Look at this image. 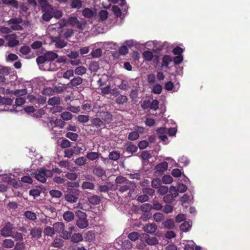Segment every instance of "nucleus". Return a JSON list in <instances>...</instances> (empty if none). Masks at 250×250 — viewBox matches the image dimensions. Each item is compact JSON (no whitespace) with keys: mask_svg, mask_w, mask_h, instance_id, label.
I'll list each match as a JSON object with an SVG mask.
<instances>
[{"mask_svg":"<svg viewBox=\"0 0 250 250\" xmlns=\"http://www.w3.org/2000/svg\"><path fill=\"white\" fill-rule=\"evenodd\" d=\"M71 241L75 243H78L83 240V235L80 233H74L70 237Z\"/></svg>","mask_w":250,"mask_h":250,"instance_id":"22","label":"nucleus"},{"mask_svg":"<svg viewBox=\"0 0 250 250\" xmlns=\"http://www.w3.org/2000/svg\"><path fill=\"white\" fill-rule=\"evenodd\" d=\"M157 229V226L154 224H148L144 227V230L145 232L148 233H152L155 232Z\"/></svg>","mask_w":250,"mask_h":250,"instance_id":"15","label":"nucleus"},{"mask_svg":"<svg viewBox=\"0 0 250 250\" xmlns=\"http://www.w3.org/2000/svg\"><path fill=\"white\" fill-rule=\"evenodd\" d=\"M17 36L15 34L7 35L5 37L6 40L8 41V45L9 47H13L18 45L19 41L16 39Z\"/></svg>","mask_w":250,"mask_h":250,"instance_id":"9","label":"nucleus"},{"mask_svg":"<svg viewBox=\"0 0 250 250\" xmlns=\"http://www.w3.org/2000/svg\"><path fill=\"white\" fill-rule=\"evenodd\" d=\"M164 227L167 229H171L175 227V222L172 219H167L162 223Z\"/></svg>","mask_w":250,"mask_h":250,"instance_id":"17","label":"nucleus"},{"mask_svg":"<svg viewBox=\"0 0 250 250\" xmlns=\"http://www.w3.org/2000/svg\"><path fill=\"white\" fill-rule=\"evenodd\" d=\"M42 229L40 228L34 227L30 229V238L32 240H38L42 236Z\"/></svg>","mask_w":250,"mask_h":250,"instance_id":"10","label":"nucleus"},{"mask_svg":"<svg viewBox=\"0 0 250 250\" xmlns=\"http://www.w3.org/2000/svg\"><path fill=\"white\" fill-rule=\"evenodd\" d=\"M145 242L149 245H155L158 244V240L156 237H148L145 239Z\"/></svg>","mask_w":250,"mask_h":250,"instance_id":"36","label":"nucleus"},{"mask_svg":"<svg viewBox=\"0 0 250 250\" xmlns=\"http://www.w3.org/2000/svg\"><path fill=\"white\" fill-rule=\"evenodd\" d=\"M13 100L9 98L2 97L0 99V105H10L12 104Z\"/></svg>","mask_w":250,"mask_h":250,"instance_id":"37","label":"nucleus"},{"mask_svg":"<svg viewBox=\"0 0 250 250\" xmlns=\"http://www.w3.org/2000/svg\"><path fill=\"white\" fill-rule=\"evenodd\" d=\"M88 201L90 204L92 205H97L101 202L100 198L97 195H93L88 198Z\"/></svg>","mask_w":250,"mask_h":250,"instance_id":"18","label":"nucleus"},{"mask_svg":"<svg viewBox=\"0 0 250 250\" xmlns=\"http://www.w3.org/2000/svg\"><path fill=\"white\" fill-rule=\"evenodd\" d=\"M86 158L90 161H94L99 157V153L97 152H91L87 153Z\"/></svg>","mask_w":250,"mask_h":250,"instance_id":"35","label":"nucleus"},{"mask_svg":"<svg viewBox=\"0 0 250 250\" xmlns=\"http://www.w3.org/2000/svg\"><path fill=\"white\" fill-rule=\"evenodd\" d=\"M127 97L123 95H119L116 99V103L118 104H124L127 102Z\"/></svg>","mask_w":250,"mask_h":250,"instance_id":"24","label":"nucleus"},{"mask_svg":"<svg viewBox=\"0 0 250 250\" xmlns=\"http://www.w3.org/2000/svg\"><path fill=\"white\" fill-rule=\"evenodd\" d=\"M159 102L157 100H153L151 103H150V108L154 110H156L159 108Z\"/></svg>","mask_w":250,"mask_h":250,"instance_id":"54","label":"nucleus"},{"mask_svg":"<svg viewBox=\"0 0 250 250\" xmlns=\"http://www.w3.org/2000/svg\"><path fill=\"white\" fill-rule=\"evenodd\" d=\"M163 208V206L161 204L157 202H153V204L151 205V209H154L156 210H160L162 209Z\"/></svg>","mask_w":250,"mask_h":250,"instance_id":"62","label":"nucleus"},{"mask_svg":"<svg viewBox=\"0 0 250 250\" xmlns=\"http://www.w3.org/2000/svg\"><path fill=\"white\" fill-rule=\"evenodd\" d=\"M24 216L29 220L35 221L37 219V215L35 213L27 210L24 213Z\"/></svg>","mask_w":250,"mask_h":250,"instance_id":"26","label":"nucleus"},{"mask_svg":"<svg viewBox=\"0 0 250 250\" xmlns=\"http://www.w3.org/2000/svg\"><path fill=\"white\" fill-rule=\"evenodd\" d=\"M78 121L82 123H85L89 121V116L84 115H79L77 117Z\"/></svg>","mask_w":250,"mask_h":250,"instance_id":"51","label":"nucleus"},{"mask_svg":"<svg viewBox=\"0 0 250 250\" xmlns=\"http://www.w3.org/2000/svg\"><path fill=\"white\" fill-rule=\"evenodd\" d=\"M140 236L139 233L134 231L130 233L128 235V237L130 240L135 241L139 239Z\"/></svg>","mask_w":250,"mask_h":250,"instance_id":"45","label":"nucleus"},{"mask_svg":"<svg viewBox=\"0 0 250 250\" xmlns=\"http://www.w3.org/2000/svg\"><path fill=\"white\" fill-rule=\"evenodd\" d=\"M138 150V146L129 143L127 144L126 148V151L128 153L132 154L133 153L136 152Z\"/></svg>","mask_w":250,"mask_h":250,"instance_id":"23","label":"nucleus"},{"mask_svg":"<svg viewBox=\"0 0 250 250\" xmlns=\"http://www.w3.org/2000/svg\"><path fill=\"white\" fill-rule=\"evenodd\" d=\"M140 209L143 212H148L152 209L151 204L149 203L143 204L141 206Z\"/></svg>","mask_w":250,"mask_h":250,"instance_id":"44","label":"nucleus"},{"mask_svg":"<svg viewBox=\"0 0 250 250\" xmlns=\"http://www.w3.org/2000/svg\"><path fill=\"white\" fill-rule=\"evenodd\" d=\"M64 157L70 158L75 153L74 150L72 149H66L64 151Z\"/></svg>","mask_w":250,"mask_h":250,"instance_id":"63","label":"nucleus"},{"mask_svg":"<svg viewBox=\"0 0 250 250\" xmlns=\"http://www.w3.org/2000/svg\"><path fill=\"white\" fill-rule=\"evenodd\" d=\"M61 118L64 121H68L72 118V114L68 111L62 112L61 115Z\"/></svg>","mask_w":250,"mask_h":250,"instance_id":"43","label":"nucleus"},{"mask_svg":"<svg viewBox=\"0 0 250 250\" xmlns=\"http://www.w3.org/2000/svg\"><path fill=\"white\" fill-rule=\"evenodd\" d=\"M75 215L74 213L70 211H67L63 214L64 220L67 222H71L74 219Z\"/></svg>","mask_w":250,"mask_h":250,"instance_id":"20","label":"nucleus"},{"mask_svg":"<svg viewBox=\"0 0 250 250\" xmlns=\"http://www.w3.org/2000/svg\"><path fill=\"white\" fill-rule=\"evenodd\" d=\"M191 226L189 222L184 221L180 226V230L183 232H187L190 229Z\"/></svg>","mask_w":250,"mask_h":250,"instance_id":"38","label":"nucleus"},{"mask_svg":"<svg viewBox=\"0 0 250 250\" xmlns=\"http://www.w3.org/2000/svg\"><path fill=\"white\" fill-rule=\"evenodd\" d=\"M90 125L93 127H95L97 128H100L102 126L104 125V122L98 117L93 118L91 120Z\"/></svg>","mask_w":250,"mask_h":250,"instance_id":"13","label":"nucleus"},{"mask_svg":"<svg viewBox=\"0 0 250 250\" xmlns=\"http://www.w3.org/2000/svg\"><path fill=\"white\" fill-rule=\"evenodd\" d=\"M164 217L163 214L160 212H156L154 213L153 216L154 220L157 222H160L162 221L164 219Z\"/></svg>","mask_w":250,"mask_h":250,"instance_id":"49","label":"nucleus"},{"mask_svg":"<svg viewBox=\"0 0 250 250\" xmlns=\"http://www.w3.org/2000/svg\"><path fill=\"white\" fill-rule=\"evenodd\" d=\"M95 187V185L93 183L88 181L83 182L82 185V188L83 189L93 190Z\"/></svg>","mask_w":250,"mask_h":250,"instance_id":"31","label":"nucleus"},{"mask_svg":"<svg viewBox=\"0 0 250 250\" xmlns=\"http://www.w3.org/2000/svg\"><path fill=\"white\" fill-rule=\"evenodd\" d=\"M61 103V100L59 97H53L51 98L48 101V104L50 105H59Z\"/></svg>","mask_w":250,"mask_h":250,"instance_id":"29","label":"nucleus"},{"mask_svg":"<svg viewBox=\"0 0 250 250\" xmlns=\"http://www.w3.org/2000/svg\"><path fill=\"white\" fill-rule=\"evenodd\" d=\"M135 188V184L129 180H128L123 185L117 186L118 189L121 192H125L128 190H134Z\"/></svg>","mask_w":250,"mask_h":250,"instance_id":"6","label":"nucleus"},{"mask_svg":"<svg viewBox=\"0 0 250 250\" xmlns=\"http://www.w3.org/2000/svg\"><path fill=\"white\" fill-rule=\"evenodd\" d=\"M170 189V193L165 195L163 198V201L167 203H172L174 198L178 195V192L176 190L174 187L171 186Z\"/></svg>","mask_w":250,"mask_h":250,"instance_id":"4","label":"nucleus"},{"mask_svg":"<svg viewBox=\"0 0 250 250\" xmlns=\"http://www.w3.org/2000/svg\"><path fill=\"white\" fill-rule=\"evenodd\" d=\"M76 75H82L86 72V68L83 66L77 67L74 70Z\"/></svg>","mask_w":250,"mask_h":250,"instance_id":"42","label":"nucleus"},{"mask_svg":"<svg viewBox=\"0 0 250 250\" xmlns=\"http://www.w3.org/2000/svg\"><path fill=\"white\" fill-rule=\"evenodd\" d=\"M112 10L117 17H119L122 15V12L121 9L117 5H113L112 7Z\"/></svg>","mask_w":250,"mask_h":250,"instance_id":"56","label":"nucleus"},{"mask_svg":"<svg viewBox=\"0 0 250 250\" xmlns=\"http://www.w3.org/2000/svg\"><path fill=\"white\" fill-rule=\"evenodd\" d=\"M139 137V134L137 131H132L128 134V139L131 141H134L138 139Z\"/></svg>","mask_w":250,"mask_h":250,"instance_id":"48","label":"nucleus"},{"mask_svg":"<svg viewBox=\"0 0 250 250\" xmlns=\"http://www.w3.org/2000/svg\"><path fill=\"white\" fill-rule=\"evenodd\" d=\"M101 118V120L103 121H104L107 123H109L113 120V116L111 113L108 111H106L104 110L102 113L99 115Z\"/></svg>","mask_w":250,"mask_h":250,"instance_id":"11","label":"nucleus"},{"mask_svg":"<svg viewBox=\"0 0 250 250\" xmlns=\"http://www.w3.org/2000/svg\"><path fill=\"white\" fill-rule=\"evenodd\" d=\"M109 159L113 161H117L120 157V153L117 151H113L109 153Z\"/></svg>","mask_w":250,"mask_h":250,"instance_id":"33","label":"nucleus"},{"mask_svg":"<svg viewBox=\"0 0 250 250\" xmlns=\"http://www.w3.org/2000/svg\"><path fill=\"white\" fill-rule=\"evenodd\" d=\"M82 5V1L80 0H73L71 4V7L75 8H80Z\"/></svg>","mask_w":250,"mask_h":250,"instance_id":"57","label":"nucleus"},{"mask_svg":"<svg viewBox=\"0 0 250 250\" xmlns=\"http://www.w3.org/2000/svg\"><path fill=\"white\" fill-rule=\"evenodd\" d=\"M128 180L125 177L123 176H118L115 179V182L117 185L120 184L121 185H123Z\"/></svg>","mask_w":250,"mask_h":250,"instance_id":"50","label":"nucleus"},{"mask_svg":"<svg viewBox=\"0 0 250 250\" xmlns=\"http://www.w3.org/2000/svg\"><path fill=\"white\" fill-rule=\"evenodd\" d=\"M168 168V163L167 162H163L157 164L155 167L157 172L163 173L166 171Z\"/></svg>","mask_w":250,"mask_h":250,"instance_id":"14","label":"nucleus"},{"mask_svg":"<svg viewBox=\"0 0 250 250\" xmlns=\"http://www.w3.org/2000/svg\"><path fill=\"white\" fill-rule=\"evenodd\" d=\"M99 69V63L98 62L92 61L89 64V69L91 72H96Z\"/></svg>","mask_w":250,"mask_h":250,"instance_id":"30","label":"nucleus"},{"mask_svg":"<svg viewBox=\"0 0 250 250\" xmlns=\"http://www.w3.org/2000/svg\"><path fill=\"white\" fill-rule=\"evenodd\" d=\"M79 191L76 188H67L66 194L64 196L65 200L67 202L74 203L78 200Z\"/></svg>","mask_w":250,"mask_h":250,"instance_id":"2","label":"nucleus"},{"mask_svg":"<svg viewBox=\"0 0 250 250\" xmlns=\"http://www.w3.org/2000/svg\"><path fill=\"white\" fill-rule=\"evenodd\" d=\"M83 79L80 77H75L70 81V84L72 86L76 87L81 84Z\"/></svg>","mask_w":250,"mask_h":250,"instance_id":"27","label":"nucleus"},{"mask_svg":"<svg viewBox=\"0 0 250 250\" xmlns=\"http://www.w3.org/2000/svg\"><path fill=\"white\" fill-rule=\"evenodd\" d=\"M54 228L49 226H46L44 229L43 233L45 235L52 237L55 234Z\"/></svg>","mask_w":250,"mask_h":250,"instance_id":"28","label":"nucleus"},{"mask_svg":"<svg viewBox=\"0 0 250 250\" xmlns=\"http://www.w3.org/2000/svg\"><path fill=\"white\" fill-rule=\"evenodd\" d=\"M59 143L62 148H66L71 146V142L65 138H62Z\"/></svg>","mask_w":250,"mask_h":250,"instance_id":"32","label":"nucleus"},{"mask_svg":"<svg viewBox=\"0 0 250 250\" xmlns=\"http://www.w3.org/2000/svg\"><path fill=\"white\" fill-rule=\"evenodd\" d=\"M77 215L78 216V219L76 221L77 226L80 229L86 228L88 226L86 214L80 211L77 213Z\"/></svg>","mask_w":250,"mask_h":250,"instance_id":"3","label":"nucleus"},{"mask_svg":"<svg viewBox=\"0 0 250 250\" xmlns=\"http://www.w3.org/2000/svg\"><path fill=\"white\" fill-rule=\"evenodd\" d=\"M143 56L144 59L147 61H150L153 58V54L152 52L150 51H145L143 53Z\"/></svg>","mask_w":250,"mask_h":250,"instance_id":"39","label":"nucleus"},{"mask_svg":"<svg viewBox=\"0 0 250 250\" xmlns=\"http://www.w3.org/2000/svg\"><path fill=\"white\" fill-rule=\"evenodd\" d=\"M102 51L100 48H97L92 51L91 55L94 58H98L102 55Z\"/></svg>","mask_w":250,"mask_h":250,"instance_id":"59","label":"nucleus"},{"mask_svg":"<svg viewBox=\"0 0 250 250\" xmlns=\"http://www.w3.org/2000/svg\"><path fill=\"white\" fill-rule=\"evenodd\" d=\"M78 135L77 133L69 132L66 133L65 137L71 140L76 141L78 138Z\"/></svg>","mask_w":250,"mask_h":250,"instance_id":"47","label":"nucleus"},{"mask_svg":"<svg viewBox=\"0 0 250 250\" xmlns=\"http://www.w3.org/2000/svg\"><path fill=\"white\" fill-rule=\"evenodd\" d=\"M93 173L98 177H102L105 175V171L101 167H97L93 168Z\"/></svg>","mask_w":250,"mask_h":250,"instance_id":"16","label":"nucleus"},{"mask_svg":"<svg viewBox=\"0 0 250 250\" xmlns=\"http://www.w3.org/2000/svg\"><path fill=\"white\" fill-rule=\"evenodd\" d=\"M142 192L144 194L147 195L148 197L152 196L154 193L155 190L153 188H144L142 189Z\"/></svg>","mask_w":250,"mask_h":250,"instance_id":"34","label":"nucleus"},{"mask_svg":"<svg viewBox=\"0 0 250 250\" xmlns=\"http://www.w3.org/2000/svg\"><path fill=\"white\" fill-rule=\"evenodd\" d=\"M58 55L52 51H48L42 56L36 58V62L40 68L44 67L49 65L50 62H53L55 59H58Z\"/></svg>","mask_w":250,"mask_h":250,"instance_id":"1","label":"nucleus"},{"mask_svg":"<svg viewBox=\"0 0 250 250\" xmlns=\"http://www.w3.org/2000/svg\"><path fill=\"white\" fill-rule=\"evenodd\" d=\"M162 86L159 84H155L152 89V92L154 94H159L162 92Z\"/></svg>","mask_w":250,"mask_h":250,"instance_id":"58","label":"nucleus"},{"mask_svg":"<svg viewBox=\"0 0 250 250\" xmlns=\"http://www.w3.org/2000/svg\"><path fill=\"white\" fill-rule=\"evenodd\" d=\"M173 61L172 58L168 55H165L164 56L162 59V64L161 65V67H166V68H168V65L170 62H171Z\"/></svg>","mask_w":250,"mask_h":250,"instance_id":"19","label":"nucleus"},{"mask_svg":"<svg viewBox=\"0 0 250 250\" xmlns=\"http://www.w3.org/2000/svg\"><path fill=\"white\" fill-rule=\"evenodd\" d=\"M13 225L10 223H6L0 230V234L4 237L10 236L12 233Z\"/></svg>","mask_w":250,"mask_h":250,"instance_id":"8","label":"nucleus"},{"mask_svg":"<svg viewBox=\"0 0 250 250\" xmlns=\"http://www.w3.org/2000/svg\"><path fill=\"white\" fill-rule=\"evenodd\" d=\"M30 51V48L26 45L21 46L20 49V52L23 55H27Z\"/></svg>","mask_w":250,"mask_h":250,"instance_id":"52","label":"nucleus"},{"mask_svg":"<svg viewBox=\"0 0 250 250\" xmlns=\"http://www.w3.org/2000/svg\"><path fill=\"white\" fill-rule=\"evenodd\" d=\"M43 173L42 170L36 171L35 173V178L39 181L42 183H45L46 181V178L43 175Z\"/></svg>","mask_w":250,"mask_h":250,"instance_id":"21","label":"nucleus"},{"mask_svg":"<svg viewBox=\"0 0 250 250\" xmlns=\"http://www.w3.org/2000/svg\"><path fill=\"white\" fill-rule=\"evenodd\" d=\"M49 194L53 198H60L62 195V193L61 191L56 189L50 190Z\"/></svg>","mask_w":250,"mask_h":250,"instance_id":"41","label":"nucleus"},{"mask_svg":"<svg viewBox=\"0 0 250 250\" xmlns=\"http://www.w3.org/2000/svg\"><path fill=\"white\" fill-rule=\"evenodd\" d=\"M55 232L61 233L64 229V225L62 222H57L53 224Z\"/></svg>","mask_w":250,"mask_h":250,"instance_id":"25","label":"nucleus"},{"mask_svg":"<svg viewBox=\"0 0 250 250\" xmlns=\"http://www.w3.org/2000/svg\"><path fill=\"white\" fill-rule=\"evenodd\" d=\"M2 245L6 248H12L14 246V242L11 239H6L3 241Z\"/></svg>","mask_w":250,"mask_h":250,"instance_id":"40","label":"nucleus"},{"mask_svg":"<svg viewBox=\"0 0 250 250\" xmlns=\"http://www.w3.org/2000/svg\"><path fill=\"white\" fill-rule=\"evenodd\" d=\"M58 165L60 167H64L67 168V169H69L70 167V164L68 161L67 160H64V161H60L58 163Z\"/></svg>","mask_w":250,"mask_h":250,"instance_id":"55","label":"nucleus"},{"mask_svg":"<svg viewBox=\"0 0 250 250\" xmlns=\"http://www.w3.org/2000/svg\"><path fill=\"white\" fill-rule=\"evenodd\" d=\"M105 106L106 104L99 105L98 104L95 103L93 104L92 111L95 113L97 116H99V115L102 113L104 110H106Z\"/></svg>","mask_w":250,"mask_h":250,"instance_id":"12","label":"nucleus"},{"mask_svg":"<svg viewBox=\"0 0 250 250\" xmlns=\"http://www.w3.org/2000/svg\"><path fill=\"white\" fill-rule=\"evenodd\" d=\"M62 62V59L59 58L57 59L56 62H54V61L50 62L48 65H47V66H44V67H42L41 69L45 71L46 70L55 71L57 70L61 66L60 63Z\"/></svg>","mask_w":250,"mask_h":250,"instance_id":"5","label":"nucleus"},{"mask_svg":"<svg viewBox=\"0 0 250 250\" xmlns=\"http://www.w3.org/2000/svg\"><path fill=\"white\" fill-rule=\"evenodd\" d=\"M82 13L83 16L86 18H90L93 15L92 11L89 8H85Z\"/></svg>","mask_w":250,"mask_h":250,"instance_id":"53","label":"nucleus"},{"mask_svg":"<svg viewBox=\"0 0 250 250\" xmlns=\"http://www.w3.org/2000/svg\"><path fill=\"white\" fill-rule=\"evenodd\" d=\"M87 159L84 157H79L75 161V164L78 166H83L86 164Z\"/></svg>","mask_w":250,"mask_h":250,"instance_id":"46","label":"nucleus"},{"mask_svg":"<svg viewBox=\"0 0 250 250\" xmlns=\"http://www.w3.org/2000/svg\"><path fill=\"white\" fill-rule=\"evenodd\" d=\"M108 13L106 10H101L99 13V17L102 21H105L107 19Z\"/></svg>","mask_w":250,"mask_h":250,"instance_id":"60","label":"nucleus"},{"mask_svg":"<svg viewBox=\"0 0 250 250\" xmlns=\"http://www.w3.org/2000/svg\"><path fill=\"white\" fill-rule=\"evenodd\" d=\"M46 101V98L43 96H40L37 98L36 103L38 104L39 105L44 104Z\"/></svg>","mask_w":250,"mask_h":250,"instance_id":"61","label":"nucleus"},{"mask_svg":"<svg viewBox=\"0 0 250 250\" xmlns=\"http://www.w3.org/2000/svg\"><path fill=\"white\" fill-rule=\"evenodd\" d=\"M52 41L54 43L56 47L58 48H62L67 44V42L61 39V34L52 37Z\"/></svg>","mask_w":250,"mask_h":250,"instance_id":"7","label":"nucleus"},{"mask_svg":"<svg viewBox=\"0 0 250 250\" xmlns=\"http://www.w3.org/2000/svg\"><path fill=\"white\" fill-rule=\"evenodd\" d=\"M53 246L56 248H61L63 246V241L61 239H56L54 241Z\"/></svg>","mask_w":250,"mask_h":250,"instance_id":"64","label":"nucleus"}]
</instances>
